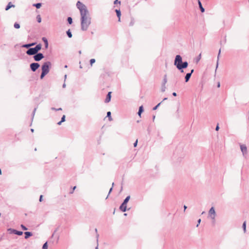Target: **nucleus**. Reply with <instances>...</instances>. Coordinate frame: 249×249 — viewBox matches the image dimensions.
I'll list each match as a JSON object with an SVG mask.
<instances>
[{
	"label": "nucleus",
	"mask_w": 249,
	"mask_h": 249,
	"mask_svg": "<svg viewBox=\"0 0 249 249\" xmlns=\"http://www.w3.org/2000/svg\"><path fill=\"white\" fill-rule=\"evenodd\" d=\"M162 103V101H161L160 103H159V104H158L156 106H155L153 108V110H156L159 107V106H160V105Z\"/></svg>",
	"instance_id": "nucleus-27"
},
{
	"label": "nucleus",
	"mask_w": 249,
	"mask_h": 249,
	"mask_svg": "<svg viewBox=\"0 0 249 249\" xmlns=\"http://www.w3.org/2000/svg\"><path fill=\"white\" fill-rule=\"evenodd\" d=\"M36 110V108H35L34 109V111L33 112V117H32V119H33V117H34V116L35 115V111Z\"/></svg>",
	"instance_id": "nucleus-49"
},
{
	"label": "nucleus",
	"mask_w": 249,
	"mask_h": 249,
	"mask_svg": "<svg viewBox=\"0 0 249 249\" xmlns=\"http://www.w3.org/2000/svg\"><path fill=\"white\" fill-rule=\"evenodd\" d=\"M47 72L48 73L49 72V71H50V68L51 67V63L50 61H48V65H47Z\"/></svg>",
	"instance_id": "nucleus-29"
},
{
	"label": "nucleus",
	"mask_w": 249,
	"mask_h": 249,
	"mask_svg": "<svg viewBox=\"0 0 249 249\" xmlns=\"http://www.w3.org/2000/svg\"><path fill=\"white\" fill-rule=\"evenodd\" d=\"M178 111H179V107H178V108L177 109V112L178 113Z\"/></svg>",
	"instance_id": "nucleus-60"
},
{
	"label": "nucleus",
	"mask_w": 249,
	"mask_h": 249,
	"mask_svg": "<svg viewBox=\"0 0 249 249\" xmlns=\"http://www.w3.org/2000/svg\"><path fill=\"white\" fill-rule=\"evenodd\" d=\"M242 228L243 229L244 232H246V221L244 222L243 225H242Z\"/></svg>",
	"instance_id": "nucleus-26"
},
{
	"label": "nucleus",
	"mask_w": 249,
	"mask_h": 249,
	"mask_svg": "<svg viewBox=\"0 0 249 249\" xmlns=\"http://www.w3.org/2000/svg\"><path fill=\"white\" fill-rule=\"evenodd\" d=\"M200 222H201V219H199L198 220H197V224L196 225V227H198L199 225L200 224Z\"/></svg>",
	"instance_id": "nucleus-48"
},
{
	"label": "nucleus",
	"mask_w": 249,
	"mask_h": 249,
	"mask_svg": "<svg viewBox=\"0 0 249 249\" xmlns=\"http://www.w3.org/2000/svg\"><path fill=\"white\" fill-rule=\"evenodd\" d=\"M88 13H82L81 15V29L83 31H86L88 30L89 25L91 23V18L87 16Z\"/></svg>",
	"instance_id": "nucleus-2"
},
{
	"label": "nucleus",
	"mask_w": 249,
	"mask_h": 249,
	"mask_svg": "<svg viewBox=\"0 0 249 249\" xmlns=\"http://www.w3.org/2000/svg\"><path fill=\"white\" fill-rule=\"evenodd\" d=\"M117 3L120 4L121 3V1H119V0H115L114 1V4H116Z\"/></svg>",
	"instance_id": "nucleus-43"
},
{
	"label": "nucleus",
	"mask_w": 249,
	"mask_h": 249,
	"mask_svg": "<svg viewBox=\"0 0 249 249\" xmlns=\"http://www.w3.org/2000/svg\"><path fill=\"white\" fill-rule=\"evenodd\" d=\"M33 6H35L36 8H39L41 7V3H36V4H33Z\"/></svg>",
	"instance_id": "nucleus-28"
},
{
	"label": "nucleus",
	"mask_w": 249,
	"mask_h": 249,
	"mask_svg": "<svg viewBox=\"0 0 249 249\" xmlns=\"http://www.w3.org/2000/svg\"><path fill=\"white\" fill-rule=\"evenodd\" d=\"M31 131L32 132H33L34 131V129L32 128V129H31Z\"/></svg>",
	"instance_id": "nucleus-61"
},
{
	"label": "nucleus",
	"mask_w": 249,
	"mask_h": 249,
	"mask_svg": "<svg viewBox=\"0 0 249 249\" xmlns=\"http://www.w3.org/2000/svg\"><path fill=\"white\" fill-rule=\"evenodd\" d=\"M114 183L113 182L112 184V187H111V188L109 189V193L108 194V195L107 196V197H106V199L108 197V196L109 195V194H110V193L112 192V189H113V187L114 186Z\"/></svg>",
	"instance_id": "nucleus-30"
},
{
	"label": "nucleus",
	"mask_w": 249,
	"mask_h": 249,
	"mask_svg": "<svg viewBox=\"0 0 249 249\" xmlns=\"http://www.w3.org/2000/svg\"><path fill=\"white\" fill-rule=\"evenodd\" d=\"M61 110H62L61 108H57V109H56V111Z\"/></svg>",
	"instance_id": "nucleus-59"
},
{
	"label": "nucleus",
	"mask_w": 249,
	"mask_h": 249,
	"mask_svg": "<svg viewBox=\"0 0 249 249\" xmlns=\"http://www.w3.org/2000/svg\"><path fill=\"white\" fill-rule=\"evenodd\" d=\"M15 5L12 4L11 2H9L7 5L6 6L5 8V10L7 11L11 7H14Z\"/></svg>",
	"instance_id": "nucleus-20"
},
{
	"label": "nucleus",
	"mask_w": 249,
	"mask_h": 249,
	"mask_svg": "<svg viewBox=\"0 0 249 249\" xmlns=\"http://www.w3.org/2000/svg\"><path fill=\"white\" fill-rule=\"evenodd\" d=\"M76 6L77 8L80 10V15H81V12L82 13H88V11L85 4H83L81 1H78L76 3Z\"/></svg>",
	"instance_id": "nucleus-5"
},
{
	"label": "nucleus",
	"mask_w": 249,
	"mask_h": 249,
	"mask_svg": "<svg viewBox=\"0 0 249 249\" xmlns=\"http://www.w3.org/2000/svg\"><path fill=\"white\" fill-rule=\"evenodd\" d=\"M240 148L243 155L245 156L247 153V146L244 144H242L240 145Z\"/></svg>",
	"instance_id": "nucleus-11"
},
{
	"label": "nucleus",
	"mask_w": 249,
	"mask_h": 249,
	"mask_svg": "<svg viewBox=\"0 0 249 249\" xmlns=\"http://www.w3.org/2000/svg\"><path fill=\"white\" fill-rule=\"evenodd\" d=\"M155 118V115H154V116H153V121L154 120Z\"/></svg>",
	"instance_id": "nucleus-63"
},
{
	"label": "nucleus",
	"mask_w": 249,
	"mask_h": 249,
	"mask_svg": "<svg viewBox=\"0 0 249 249\" xmlns=\"http://www.w3.org/2000/svg\"><path fill=\"white\" fill-rule=\"evenodd\" d=\"M137 143H138V140H137L133 144V145H134V147H135L137 146Z\"/></svg>",
	"instance_id": "nucleus-45"
},
{
	"label": "nucleus",
	"mask_w": 249,
	"mask_h": 249,
	"mask_svg": "<svg viewBox=\"0 0 249 249\" xmlns=\"http://www.w3.org/2000/svg\"><path fill=\"white\" fill-rule=\"evenodd\" d=\"M119 209L122 212H125L127 210V203L123 202Z\"/></svg>",
	"instance_id": "nucleus-10"
},
{
	"label": "nucleus",
	"mask_w": 249,
	"mask_h": 249,
	"mask_svg": "<svg viewBox=\"0 0 249 249\" xmlns=\"http://www.w3.org/2000/svg\"><path fill=\"white\" fill-rule=\"evenodd\" d=\"M209 215L211 219H214V217H215L216 213L213 207L210 208L209 211Z\"/></svg>",
	"instance_id": "nucleus-8"
},
{
	"label": "nucleus",
	"mask_w": 249,
	"mask_h": 249,
	"mask_svg": "<svg viewBox=\"0 0 249 249\" xmlns=\"http://www.w3.org/2000/svg\"><path fill=\"white\" fill-rule=\"evenodd\" d=\"M24 234L25 239L28 238L29 237L33 235L32 233L29 231H26L24 232Z\"/></svg>",
	"instance_id": "nucleus-19"
},
{
	"label": "nucleus",
	"mask_w": 249,
	"mask_h": 249,
	"mask_svg": "<svg viewBox=\"0 0 249 249\" xmlns=\"http://www.w3.org/2000/svg\"><path fill=\"white\" fill-rule=\"evenodd\" d=\"M42 197H43V196H42V195H41V196H40V197H39V201H40V202H41V201H42Z\"/></svg>",
	"instance_id": "nucleus-50"
},
{
	"label": "nucleus",
	"mask_w": 249,
	"mask_h": 249,
	"mask_svg": "<svg viewBox=\"0 0 249 249\" xmlns=\"http://www.w3.org/2000/svg\"><path fill=\"white\" fill-rule=\"evenodd\" d=\"M33 57L35 61H39L44 57V55L42 53H37L34 55Z\"/></svg>",
	"instance_id": "nucleus-7"
},
{
	"label": "nucleus",
	"mask_w": 249,
	"mask_h": 249,
	"mask_svg": "<svg viewBox=\"0 0 249 249\" xmlns=\"http://www.w3.org/2000/svg\"><path fill=\"white\" fill-rule=\"evenodd\" d=\"M42 40H43V41H44V44H45V48H47V38H46V37H43L42 38Z\"/></svg>",
	"instance_id": "nucleus-31"
},
{
	"label": "nucleus",
	"mask_w": 249,
	"mask_h": 249,
	"mask_svg": "<svg viewBox=\"0 0 249 249\" xmlns=\"http://www.w3.org/2000/svg\"><path fill=\"white\" fill-rule=\"evenodd\" d=\"M167 99H168V98H167V97H165V98L163 99V100H162V101L163 102V101H165V100H167Z\"/></svg>",
	"instance_id": "nucleus-57"
},
{
	"label": "nucleus",
	"mask_w": 249,
	"mask_h": 249,
	"mask_svg": "<svg viewBox=\"0 0 249 249\" xmlns=\"http://www.w3.org/2000/svg\"><path fill=\"white\" fill-rule=\"evenodd\" d=\"M9 230H11V229H9ZM12 231L13 233L18 235H21L23 234V232L21 231H18L16 230H12Z\"/></svg>",
	"instance_id": "nucleus-16"
},
{
	"label": "nucleus",
	"mask_w": 249,
	"mask_h": 249,
	"mask_svg": "<svg viewBox=\"0 0 249 249\" xmlns=\"http://www.w3.org/2000/svg\"><path fill=\"white\" fill-rule=\"evenodd\" d=\"M167 75L166 74L164 75L163 81H162V85H165L166 83H167Z\"/></svg>",
	"instance_id": "nucleus-22"
},
{
	"label": "nucleus",
	"mask_w": 249,
	"mask_h": 249,
	"mask_svg": "<svg viewBox=\"0 0 249 249\" xmlns=\"http://www.w3.org/2000/svg\"><path fill=\"white\" fill-rule=\"evenodd\" d=\"M42 249H47V242L43 244Z\"/></svg>",
	"instance_id": "nucleus-40"
},
{
	"label": "nucleus",
	"mask_w": 249,
	"mask_h": 249,
	"mask_svg": "<svg viewBox=\"0 0 249 249\" xmlns=\"http://www.w3.org/2000/svg\"><path fill=\"white\" fill-rule=\"evenodd\" d=\"M41 49V45L40 44H37L34 48H30L27 51L26 53L29 55H35Z\"/></svg>",
	"instance_id": "nucleus-4"
},
{
	"label": "nucleus",
	"mask_w": 249,
	"mask_h": 249,
	"mask_svg": "<svg viewBox=\"0 0 249 249\" xmlns=\"http://www.w3.org/2000/svg\"><path fill=\"white\" fill-rule=\"evenodd\" d=\"M220 53H221V49H220L219 50V52H218V56H217V61L216 68L218 66V59H219V57L220 56Z\"/></svg>",
	"instance_id": "nucleus-33"
},
{
	"label": "nucleus",
	"mask_w": 249,
	"mask_h": 249,
	"mask_svg": "<svg viewBox=\"0 0 249 249\" xmlns=\"http://www.w3.org/2000/svg\"><path fill=\"white\" fill-rule=\"evenodd\" d=\"M115 12L116 13L117 17L118 18V21H121V12L120 9H116Z\"/></svg>",
	"instance_id": "nucleus-13"
},
{
	"label": "nucleus",
	"mask_w": 249,
	"mask_h": 249,
	"mask_svg": "<svg viewBox=\"0 0 249 249\" xmlns=\"http://www.w3.org/2000/svg\"><path fill=\"white\" fill-rule=\"evenodd\" d=\"M21 227L24 231L27 230V228L23 225H21Z\"/></svg>",
	"instance_id": "nucleus-42"
},
{
	"label": "nucleus",
	"mask_w": 249,
	"mask_h": 249,
	"mask_svg": "<svg viewBox=\"0 0 249 249\" xmlns=\"http://www.w3.org/2000/svg\"><path fill=\"white\" fill-rule=\"evenodd\" d=\"M65 118H66V116L65 115H63L61 118V122H64L65 121Z\"/></svg>",
	"instance_id": "nucleus-38"
},
{
	"label": "nucleus",
	"mask_w": 249,
	"mask_h": 249,
	"mask_svg": "<svg viewBox=\"0 0 249 249\" xmlns=\"http://www.w3.org/2000/svg\"><path fill=\"white\" fill-rule=\"evenodd\" d=\"M62 87H63V88H65L66 87V84L65 83L63 84Z\"/></svg>",
	"instance_id": "nucleus-55"
},
{
	"label": "nucleus",
	"mask_w": 249,
	"mask_h": 249,
	"mask_svg": "<svg viewBox=\"0 0 249 249\" xmlns=\"http://www.w3.org/2000/svg\"><path fill=\"white\" fill-rule=\"evenodd\" d=\"M95 232L96 233L97 241L98 242V237L99 236V235L97 233V229H95Z\"/></svg>",
	"instance_id": "nucleus-44"
},
{
	"label": "nucleus",
	"mask_w": 249,
	"mask_h": 249,
	"mask_svg": "<svg viewBox=\"0 0 249 249\" xmlns=\"http://www.w3.org/2000/svg\"><path fill=\"white\" fill-rule=\"evenodd\" d=\"M198 6H199V7L200 8V11L202 13L204 12L205 9L203 7V6L202 5V4H201V2H200V1L199 0H198Z\"/></svg>",
	"instance_id": "nucleus-18"
},
{
	"label": "nucleus",
	"mask_w": 249,
	"mask_h": 249,
	"mask_svg": "<svg viewBox=\"0 0 249 249\" xmlns=\"http://www.w3.org/2000/svg\"><path fill=\"white\" fill-rule=\"evenodd\" d=\"M166 89V86L165 85H162L161 90L162 92H164Z\"/></svg>",
	"instance_id": "nucleus-34"
},
{
	"label": "nucleus",
	"mask_w": 249,
	"mask_h": 249,
	"mask_svg": "<svg viewBox=\"0 0 249 249\" xmlns=\"http://www.w3.org/2000/svg\"><path fill=\"white\" fill-rule=\"evenodd\" d=\"M58 228H57L55 229V230L53 232L51 238L49 239V240H48V243H49L50 244H52V245H56L59 239V235L56 233V231L58 230Z\"/></svg>",
	"instance_id": "nucleus-3"
},
{
	"label": "nucleus",
	"mask_w": 249,
	"mask_h": 249,
	"mask_svg": "<svg viewBox=\"0 0 249 249\" xmlns=\"http://www.w3.org/2000/svg\"><path fill=\"white\" fill-rule=\"evenodd\" d=\"M134 24V19H132L131 22L129 23V26H133Z\"/></svg>",
	"instance_id": "nucleus-39"
},
{
	"label": "nucleus",
	"mask_w": 249,
	"mask_h": 249,
	"mask_svg": "<svg viewBox=\"0 0 249 249\" xmlns=\"http://www.w3.org/2000/svg\"><path fill=\"white\" fill-rule=\"evenodd\" d=\"M14 26L16 29H19L20 28V25L17 22L14 23Z\"/></svg>",
	"instance_id": "nucleus-32"
},
{
	"label": "nucleus",
	"mask_w": 249,
	"mask_h": 249,
	"mask_svg": "<svg viewBox=\"0 0 249 249\" xmlns=\"http://www.w3.org/2000/svg\"><path fill=\"white\" fill-rule=\"evenodd\" d=\"M36 43H32L29 44H26L22 45V47L26 48H30V47L34 46Z\"/></svg>",
	"instance_id": "nucleus-15"
},
{
	"label": "nucleus",
	"mask_w": 249,
	"mask_h": 249,
	"mask_svg": "<svg viewBox=\"0 0 249 249\" xmlns=\"http://www.w3.org/2000/svg\"><path fill=\"white\" fill-rule=\"evenodd\" d=\"M76 188V187L75 186H74L72 188V190L71 192H70V194H72L73 192H74V190H75V189Z\"/></svg>",
	"instance_id": "nucleus-41"
},
{
	"label": "nucleus",
	"mask_w": 249,
	"mask_h": 249,
	"mask_svg": "<svg viewBox=\"0 0 249 249\" xmlns=\"http://www.w3.org/2000/svg\"><path fill=\"white\" fill-rule=\"evenodd\" d=\"M191 73H187L185 76V82H187L190 80L191 77Z\"/></svg>",
	"instance_id": "nucleus-17"
},
{
	"label": "nucleus",
	"mask_w": 249,
	"mask_h": 249,
	"mask_svg": "<svg viewBox=\"0 0 249 249\" xmlns=\"http://www.w3.org/2000/svg\"><path fill=\"white\" fill-rule=\"evenodd\" d=\"M47 74V62H44L42 67V73L40 78L42 79Z\"/></svg>",
	"instance_id": "nucleus-6"
},
{
	"label": "nucleus",
	"mask_w": 249,
	"mask_h": 249,
	"mask_svg": "<svg viewBox=\"0 0 249 249\" xmlns=\"http://www.w3.org/2000/svg\"><path fill=\"white\" fill-rule=\"evenodd\" d=\"M172 95L174 96H177V94L176 93V92H174L172 93Z\"/></svg>",
	"instance_id": "nucleus-51"
},
{
	"label": "nucleus",
	"mask_w": 249,
	"mask_h": 249,
	"mask_svg": "<svg viewBox=\"0 0 249 249\" xmlns=\"http://www.w3.org/2000/svg\"><path fill=\"white\" fill-rule=\"evenodd\" d=\"M67 22L69 24H71L72 23V18L71 17H69L67 18Z\"/></svg>",
	"instance_id": "nucleus-23"
},
{
	"label": "nucleus",
	"mask_w": 249,
	"mask_h": 249,
	"mask_svg": "<svg viewBox=\"0 0 249 249\" xmlns=\"http://www.w3.org/2000/svg\"><path fill=\"white\" fill-rule=\"evenodd\" d=\"M130 196H127L125 198L123 202L127 203L130 199Z\"/></svg>",
	"instance_id": "nucleus-24"
},
{
	"label": "nucleus",
	"mask_w": 249,
	"mask_h": 249,
	"mask_svg": "<svg viewBox=\"0 0 249 249\" xmlns=\"http://www.w3.org/2000/svg\"><path fill=\"white\" fill-rule=\"evenodd\" d=\"M68 67V66L67 65H65L64 68H67Z\"/></svg>",
	"instance_id": "nucleus-64"
},
{
	"label": "nucleus",
	"mask_w": 249,
	"mask_h": 249,
	"mask_svg": "<svg viewBox=\"0 0 249 249\" xmlns=\"http://www.w3.org/2000/svg\"><path fill=\"white\" fill-rule=\"evenodd\" d=\"M111 91H109L107 93V96H106V98L105 99V102L106 103H109L110 100H111Z\"/></svg>",
	"instance_id": "nucleus-12"
},
{
	"label": "nucleus",
	"mask_w": 249,
	"mask_h": 249,
	"mask_svg": "<svg viewBox=\"0 0 249 249\" xmlns=\"http://www.w3.org/2000/svg\"><path fill=\"white\" fill-rule=\"evenodd\" d=\"M95 59H94V58L91 59L89 61L90 64L91 65V66H92V64L95 63Z\"/></svg>",
	"instance_id": "nucleus-35"
},
{
	"label": "nucleus",
	"mask_w": 249,
	"mask_h": 249,
	"mask_svg": "<svg viewBox=\"0 0 249 249\" xmlns=\"http://www.w3.org/2000/svg\"><path fill=\"white\" fill-rule=\"evenodd\" d=\"M51 109L53 110H56V109H57V108H55L54 107H52Z\"/></svg>",
	"instance_id": "nucleus-58"
},
{
	"label": "nucleus",
	"mask_w": 249,
	"mask_h": 249,
	"mask_svg": "<svg viewBox=\"0 0 249 249\" xmlns=\"http://www.w3.org/2000/svg\"><path fill=\"white\" fill-rule=\"evenodd\" d=\"M107 117L108 118L109 121L112 120V118L111 116V112L108 111L107 114Z\"/></svg>",
	"instance_id": "nucleus-25"
},
{
	"label": "nucleus",
	"mask_w": 249,
	"mask_h": 249,
	"mask_svg": "<svg viewBox=\"0 0 249 249\" xmlns=\"http://www.w3.org/2000/svg\"><path fill=\"white\" fill-rule=\"evenodd\" d=\"M174 65L181 72H183V70L188 67V63L187 61L183 62L181 55L178 54L175 57Z\"/></svg>",
	"instance_id": "nucleus-1"
},
{
	"label": "nucleus",
	"mask_w": 249,
	"mask_h": 249,
	"mask_svg": "<svg viewBox=\"0 0 249 249\" xmlns=\"http://www.w3.org/2000/svg\"><path fill=\"white\" fill-rule=\"evenodd\" d=\"M143 111L144 108L143 106H141L139 108V110L138 112V114L140 117H141V114Z\"/></svg>",
	"instance_id": "nucleus-14"
},
{
	"label": "nucleus",
	"mask_w": 249,
	"mask_h": 249,
	"mask_svg": "<svg viewBox=\"0 0 249 249\" xmlns=\"http://www.w3.org/2000/svg\"><path fill=\"white\" fill-rule=\"evenodd\" d=\"M220 82H218V83H217V88H219V87H220Z\"/></svg>",
	"instance_id": "nucleus-54"
},
{
	"label": "nucleus",
	"mask_w": 249,
	"mask_h": 249,
	"mask_svg": "<svg viewBox=\"0 0 249 249\" xmlns=\"http://www.w3.org/2000/svg\"><path fill=\"white\" fill-rule=\"evenodd\" d=\"M36 18H37V20L38 22H41V17H40L39 15H38L37 16Z\"/></svg>",
	"instance_id": "nucleus-37"
},
{
	"label": "nucleus",
	"mask_w": 249,
	"mask_h": 249,
	"mask_svg": "<svg viewBox=\"0 0 249 249\" xmlns=\"http://www.w3.org/2000/svg\"><path fill=\"white\" fill-rule=\"evenodd\" d=\"M66 34L69 38H71L72 36L71 32L70 29L66 31Z\"/></svg>",
	"instance_id": "nucleus-21"
},
{
	"label": "nucleus",
	"mask_w": 249,
	"mask_h": 249,
	"mask_svg": "<svg viewBox=\"0 0 249 249\" xmlns=\"http://www.w3.org/2000/svg\"><path fill=\"white\" fill-rule=\"evenodd\" d=\"M194 69H192L191 71V72L190 73H191V75L192 74V73L194 72Z\"/></svg>",
	"instance_id": "nucleus-56"
},
{
	"label": "nucleus",
	"mask_w": 249,
	"mask_h": 249,
	"mask_svg": "<svg viewBox=\"0 0 249 249\" xmlns=\"http://www.w3.org/2000/svg\"><path fill=\"white\" fill-rule=\"evenodd\" d=\"M183 208H184V212H185L186 209H187V207L186 205H184Z\"/></svg>",
	"instance_id": "nucleus-52"
},
{
	"label": "nucleus",
	"mask_w": 249,
	"mask_h": 249,
	"mask_svg": "<svg viewBox=\"0 0 249 249\" xmlns=\"http://www.w3.org/2000/svg\"><path fill=\"white\" fill-rule=\"evenodd\" d=\"M66 78H67V74H65L64 76L65 80H66Z\"/></svg>",
	"instance_id": "nucleus-62"
},
{
	"label": "nucleus",
	"mask_w": 249,
	"mask_h": 249,
	"mask_svg": "<svg viewBox=\"0 0 249 249\" xmlns=\"http://www.w3.org/2000/svg\"><path fill=\"white\" fill-rule=\"evenodd\" d=\"M201 53H200L198 56L197 57H196V62H198L200 59H201Z\"/></svg>",
	"instance_id": "nucleus-36"
},
{
	"label": "nucleus",
	"mask_w": 249,
	"mask_h": 249,
	"mask_svg": "<svg viewBox=\"0 0 249 249\" xmlns=\"http://www.w3.org/2000/svg\"><path fill=\"white\" fill-rule=\"evenodd\" d=\"M62 122H61V121H59L57 123V124L59 125H61Z\"/></svg>",
	"instance_id": "nucleus-53"
},
{
	"label": "nucleus",
	"mask_w": 249,
	"mask_h": 249,
	"mask_svg": "<svg viewBox=\"0 0 249 249\" xmlns=\"http://www.w3.org/2000/svg\"><path fill=\"white\" fill-rule=\"evenodd\" d=\"M39 67V64L38 63H32L30 65V68L33 71H35Z\"/></svg>",
	"instance_id": "nucleus-9"
},
{
	"label": "nucleus",
	"mask_w": 249,
	"mask_h": 249,
	"mask_svg": "<svg viewBox=\"0 0 249 249\" xmlns=\"http://www.w3.org/2000/svg\"><path fill=\"white\" fill-rule=\"evenodd\" d=\"M219 129V124H217L216 126V127H215V130L216 131H218Z\"/></svg>",
	"instance_id": "nucleus-46"
},
{
	"label": "nucleus",
	"mask_w": 249,
	"mask_h": 249,
	"mask_svg": "<svg viewBox=\"0 0 249 249\" xmlns=\"http://www.w3.org/2000/svg\"><path fill=\"white\" fill-rule=\"evenodd\" d=\"M212 219V224L214 226L215 225V217H214V219Z\"/></svg>",
	"instance_id": "nucleus-47"
}]
</instances>
